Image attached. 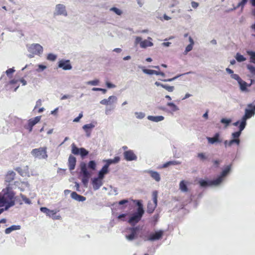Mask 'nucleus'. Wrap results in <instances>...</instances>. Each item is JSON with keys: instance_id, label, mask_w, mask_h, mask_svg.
<instances>
[{"instance_id": "69168bd1", "label": "nucleus", "mask_w": 255, "mask_h": 255, "mask_svg": "<svg viewBox=\"0 0 255 255\" xmlns=\"http://www.w3.org/2000/svg\"><path fill=\"white\" fill-rule=\"evenodd\" d=\"M192 6L193 7L196 8L198 6V3L196 2L193 1L192 2Z\"/></svg>"}, {"instance_id": "f03ea898", "label": "nucleus", "mask_w": 255, "mask_h": 255, "mask_svg": "<svg viewBox=\"0 0 255 255\" xmlns=\"http://www.w3.org/2000/svg\"><path fill=\"white\" fill-rule=\"evenodd\" d=\"M246 126H243L242 127V124L240 123L239 126V130L235 132L232 133V136L233 139L228 141L225 140L224 141V144L225 147L231 146L233 144L236 143L237 145H239L240 143V140L239 137L241 134L242 131L244 130Z\"/></svg>"}, {"instance_id": "dca6fc26", "label": "nucleus", "mask_w": 255, "mask_h": 255, "mask_svg": "<svg viewBox=\"0 0 255 255\" xmlns=\"http://www.w3.org/2000/svg\"><path fill=\"white\" fill-rule=\"evenodd\" d=\"M220 134L219 132L216 133L214 136L212 137H207V139L209 143L214 144L216 142H221L222 140L220 139Z\"/></svg>"}, {"instance_id": "49530a36", "label": "nucleus", "mask_w": 255, "mask_h": 255, "mask_svg": "<svg viewBox=\"0 0 255 255\" xmlns=\"http://www.w3.org/2000/svg\"><path fill=\"white\" fill-rule=\"evenodd\" d=\"M197 156L202 160H204L207 158V156L203 153H199Z\"/></svg>"}, {"instance_id": "603ef678", "label": "nucleus", "mask_w": 255, "mask_h": 255, "mask_svg": "<svg viewBox=\"0 0 255 255\" xmlns=\"http://www.w3.org/2000/svg\"><path fill=\"white\" fill-rule=\"evenodd\" d=\"M82 117H83V114H82V113H81L79 115L78 117H77V118H76L74 119L73 122H78L80 121V119H81Z\"/></svg>"}, {"instance_id": "423d86ee", "label": "nucleus", "mask_w": 255, "mask_h": 255, "mask_svg": "<svg viewBox=\"0 0 255 255\" xmlns=\"http://www.w3.org/2000/svg\"><path fill=\"white\" fill-rule=\"evenodd\" d=\"M231 169V166H227L224 170L221 173V176L218 177L217 179L212 180L211 181L210 184H214L215 185H219L223 180V178L226 176L227 174L229 172Z\"/></svg>"}, {"instance_id": "f8f14e48", "label": "nucleus", "mask_w": 255, "mask_h": 255, "mask_svg": "<svg viewBox=\"0 0 255 255\" xmlns=\"http://www.w3.org/2000/svg\"><path fill=\"white\" fill-rule=\"evenodd\" d=\"M40 211L45 213L47 216L52 218L53 219H59L60 217L59 216L56 217V211L51 210L46 207H41Z\"/></svg>"}, {"instance_id": "de8ad7c7", "label": "nucleus", "mask_w": 255, "mask_h": 255, "mask_svg": "<svg viewBox=\"0 0 255 255\" xmlns=\"http://www.w3.org/2000/svg\"><path fill=\"white\" fill-rule=\"evenodd\" d=\"M231 77L234 79H235L238 82L239 81H241V78H240V77L238 75V74H233L231 75Z\"/></svg>"}, {"instance_id": "e2e57ef3", "label": "nucleus", "mask_w": 255, "mask_h": 255, "mask_svg": "<svg viewBox=\"0 0 255 255\" xmlns=\"http://www.w3.org/2000/svg\"><path fill=\"white\" fill-rule=\"evenodd\" d=\"M171 165L170 163H169V161H168L166 163H165L164 164H163L162 165V167L163 168H166L168 166Z\"/></svg>"}, {"instance_id": "7ed1b4c3", "label": "nucleus", "mask_w": 255, "mask_h": 255, "mask_svg": "<svg viewBox=\"0 0 255 255\" xmlns=\"http://www.w3.org/2000/svg\"><path fill=\"white\" fill-rule=\"evenodd\" d=\"M137 205L138 207L137 208V212L134 213L129 219L128 221L131 225H134L135 224L137 223L141 220L144 214L142 205L139 201L137 202Z\"/></svg>"}, {"instance_id": "0eeeda50", "label": "nucleus", "mask_w": 255, "mask_h": 255, "mask_svg": "<svg viewBox=\"0 0 255 255\" xmlns=\"http://www.w3.org/2000/svg\"><path fill=\"white\" fill-rule=\"evenodd\" d=\"M41 116H37L34 118L29 119L28 121L27 124L24 126V128L31 132L32 130L33 127L37 124L41 120Z\"/></svg>"}, {"instance_id": "4468645a", "label": "nucleus", "mask_w": 255, "mask_h": 255, "mask_svg": "<svg viewBox=\"0 0 255 255\" xmlns=\"http://www.w3.org/2000/svg\"><path fill=\"white\" fill-rule=\"evenodd\" d=\"M103 178H100L98 176V177L94 178L92 180V185L95 190H98L102 186L103 184Z\"/></svg>"}, {"instance_id": "b1692460", "label": "nucleus", "mask_w": 255, "mask_h": 255, "mask_svg": "<svg viewBox=\"0 0 255 255\" xmlns=\"http://www.w3.org/2000/svg\"><path fill=\"white\" fill-rule=\"evenodd\" d=\"M81 171L82 173L83 176L86 178H88L90 174L87 170L86 164L84 163L81 164Z\"/></svg>"}, {"instance_id": "864d4df0", "label": "nucleus", "mask_w": 255, "mask_h": 255, "mask_svg": "<svg viewBox=\"0 0 255 255\" xmlns=\"http://www.w3.org/2000/svg\"><path fill=\"white\" fill-rule=\"evenodd\" d=\"M213 163L215 167H218L220 163V161L219 160H214L213 161Z\"/></svg>"}, {"instance_id": "6e6d98bb", "label": "nucleus", "mask_w": 255, "mask_h": 255, "mask_svg": "<svg viewBox=\"0 0 255 255\" xmlns=\"http://www.w3.org/2000/svg\"><path fill=\"white\" fill-rule=\"evenodd\" d=\"M14 71L15 70L13 68H9L6 71V73L8 76L9 74L13 73Z\"/></svg>"}, {"instance_id": "473e14b6", "label": "nucleus", "mask_w": 255, "mask_h": 255, "mask_svg": "<svg viewBox=\"0 0 255 255\" xmlns=\"http://www.w3.org/2000/svg\"><path fill=\"white\" fill-rule=\"evenodd\" d=\"M72 153L75 155H79L80 153V148H78L75 143H73L71 145Z\"/></svg>"}, {"instance_id": "052dcab7", "label": "nucleus", "mask_w": 255, "mask_h": 255, "mask_svg": "<svg viewBox=\"0 0 255 255\" xmlns=\"http://www.w3.org/2000/svg\"><path fill=\"white\" fill-rule=\"evenodd\" d=\"M169 163H170L171 165H174L179 164L180 163L176 161H169Z\"/></svg>"}, {"instance_id": "2eb2a0df", "label": "nucleus", "mask_w": 255, "mask_h": 255, "mask_svg": "<svg viewBox=\"0 0 255 255\" xmlns=\"http://www.w3.org/2000/svg\"><path fill=\"white\" fill-rule=\"evenodd\" d=\"M129 230L130 231L131 233L127 235L126 236V238L127 239H128L129 241H132L137 237V232L138 231V228L137 227H132L129 229Z\"/></svg>"}, {"instance_id": "a211bd4d", "label": "nucleus", "mask_w": 255, "mask_h": 255, "mask_svg": "<svg viewBox=\"0 0 255 255\" xmlns=\"http://www.w3.org/2000/svg\"><path fill=\"white\" fill-rule=\"evenodd\" d=\"M15 173L13 171H8L5 176V181L6 182L10 183L12 181L15 176Z\"/></svg>"}, {"instance_id": "f257e3e1", "label": "nucleus", "mask_w": 255, "mask_h": 255, "mask_svg": "<svg viewBox=\"0 0 255 255\" xmlns=\"http://www.w3.org/2000/svg\"><path fill=\"white\" fill-rule=\"evenodd\" d=\"M3 194L0 196V207H5V210H7L9 207L14 205V194L7 189L6 192L3 190Z\"/></svg>"}, {"instance_id": "9b49d317", "label": "nucleus", "mask_w": 255, "mask_h": 255, "mask_svg": "<svg viewBox=\"0 0 255 255\" xmlns=\"http://www.w3.org/2000/svg\"><path fill=\"white\" fill-rule=\"evenodd\" d=\"M58 67L62 68L64 70H71L72 68L69 60L62 59L59 60Z\"/></svg>"}, {"instance_id": "5fc2aeb1", "label": "nucleus", "mask_w": 255, "mask_h": 255, "mask_svg": "<svg viewBox=\"0 0 255 255\" xmlns=\"http://www.w3.org/2000/svg\"><path fill=\"white\" fill-rule=\"evenodd\" d=\"M98 83H99V81L98 80H95L89 81L88 82V84L92 85H98Z\"/></svg>"}, {"instance_id": "c03bdc74", "label": "nucleus", "mask_w": 255, "mask_h": 255, "mask_svg": "<svg viewBox=\"0 0 255 255\" xmlns=\"http://www.w3.org/2000/svg\"><path fill=\"white\" fill-rule=\"evenodd\" d=\"M231 120L230 119H226L225 118H223L221 120V123L226 124V127H227L231 123Z\"/></svg>"}, {"instance_id": "bb28decb", "label": "nucleus", "mask_w": 255, "mask_h": 255, "mask_svg": "<svg viewBox=\"0 0 255 255\" xmlns=\"http://www.w3.org/2000/svg\"><path fill=\"white\" fill-rule=\"evenodd\" d=\"M156 206V204H155L154 203L152 204L150 202H148L147 206V212L149 214L153 213Z\"/></svg>"}, {"instance_id": "ddd939ff", "label": "nucleus", "mask_w": 255, "mask_h": 255, "mask_svg": "<svg viewBox=\"0 0 255 255\" xmlns=\"http://www.w3.org/2000/svg\"><path fill=\"white\" fill-rule=\"evenodd\" d=\"M124 156L125 159L127 161L135 160L137 159L136 155L134 154L133 151L131 150L125 151L124 152Z\"/></svg>"}, {"instance_id": "4d7b16f0", "label": "nucleus", "mask_w": 255, "mask_h": 255, "mask_svg": "<svg viewBox=\"0 0 255 255\" xmlns=\"http://www.w3.org/2000/svg\"><path fill=\"white\" fill-rule=\"evenodd\" d=\"M136 117L138 119H142L144 117V114L142 113H136Z\"/></svg>"}, {"instance_id": "2f4dec72", "label": "nucleus", "mask_w": 255, "mask_h": 255, "mask_svg": "<svg viewBox=\"0 0 255 255\" xmlns=\"http://www.w3.org/2000/svg\"><path fill=\"white\" fill-rule=\"evenodd\" d=\"M240 86V89L242 91H246L247 90V87L248 86L247 82L241 79V81L238 82Z\"/></svg>"}, {"instance_id": "c85d7f7f", "label": "nucleus", "mask_w": 255, "mask_h": 255, "mask_svg": "<svg viewBox=\"0 0 255 255\" xmlns=\"http://www.w3.org/2000/svg\"><path fill=\"white\" fill-rule=\"evenodd\" d=\"M19 229H20L19 226L13 225L9 228H6L5 230V233L6 234H8L10 233L13 231L19 230Z\"/></svg>"}, {"instance_id": "6e6552de", "label": "nucleus", "mask_w": 255, "mask_h": 255, "mask_svg": "<svg viewBox=\"0 0 255 255\" xmlns=\"http://www.w3.org/2000/svg\"><path fill=\"white\" fill-rule=\"evenodd\" d=\"M252 109H246L245 110V115L243 116V117L242 119L241 124H242V127H243V126H246L247 123L246 121L247 119H250L252 116H253L255 114V110H253L252 108Z\"/></svg>"}, {"instance_id": "338daca9", "label": "nucleus", "mask_w": 255, "mask_h": 255, "mask_svg": "<svg viewBox=\"0 0 255 255\" xmlns=\"http://www.w3.org/2000/svg\"><path fill=\"white\" fill-rule=\"evenodd\" d=\"M20 82L23 85H25L27 83L26 81L23 78L21 79L20 80Z\"/></svg>"}, {"instance_id": "f3484780", "label": "nucleus", "mask_w": 255, "mask_h": 255, "mask_svg": "<svg viewBox=\"0 0 255 255\" xmlns=\"http://www.w3.org/2000/svg\"><path fill=\"white\" fill-rule=\"evenodd\" d=\"M56 11L58 15H67L65 6L61 4H57L56 6Z\"/></svg>"}, {"instance_id": "39448f33", "label": "nucleus", "mask_w": 255, "mask_h": 255, "mask_svg": "<svg viewBox=\"0 0 255 255\" xmlns=\"http://www.w3.org/2000/svg\"><path fill=\"white\" fill-rule=\"evenodd\" d=\"M141 40L142 38L140 37H136L135 40V43L136 44L139 43L140 47L142 48L151 47L153 45V43L151 41V40H152V38L150 37H148V39H145L143 41Z\"/></svg>"}, {"instance_id": "cd10ccee", "label": "nucleus", "mask_w": 255, "mask_h": 255, "mask_svg": "<svg viewBox=\"0 0 255 255\" xmlns=\"http://www.w3.org/2000/svg\"><path fill=\"white\" fill-rule=\"evenodd\" d=\"M120 160V157L119 156H116L114 159H110L105 160V161L106 162L107 164H108L109 166L110 165V164L113 163H118Z\"/></svg>"}, {"instance_id": "7c9ffc66", "label": "nucleus", "mask_w": 255, "mask_h": 255, "mask_svg": "<svg viewBox=\"0 0 255 255\" xmlns=\"http://www.w3.org/2000/svg\"><path fill=\"white\" fill-rule=\"evenodd\" d=\"M247 53L250 56V62L255 64V52L248 50Z\"/></svg>"}, {"instance_id": "20e7f679", "label": "nucleus", "mask_w": 255, "mask_h": 255, "mask_svg": "<svg viewBox=\"0 0 255 255\" xmlns=\"http://www.w3.org/2000/svg\"><path fill=\"white\" fill-rule=\"evenodd\" d=\"M31 153L34 157L38 159H46L48 157L47 147L45 146L33 149Z\"/></svg>"}, {"instance_id": "4c0bfd02", "label": "nucleus", "mask_w": 255, "mask_h": 255, "mask_svg": "<svg viewBox=\"0 0 255 255\" xmlns=\"http://www.w3.org/2000/svg\"><path fill=\"white\" fill-rule=\"evenodd\" d=\"M167 105L170 108L171 110L173 112H175L178 110V108L174 103H168Z\"/></svg>"}, {"instance_id": "8fccbe9b", "label": "nucleus", "mask_w": 255, "mask_h": 255, "mask_svg": "<svg viewBox=\"0 0 255 255\" xmlns=\"http://www.w3.org/2000/svg\"><path fill=\"white\" fill-rule=\"evenodd\" d=\"M247 1L248 0H242L241 2H240L238 3V6L243 7L245 6V5L247 3Z\"/></svg>"}, {"instance_id": "13d9d810", "label": "nucleus", "mask_w": 255, "mask_h": 255, "mask_svg": "<svg viewBox=\"0 0 255 255\" xmlns=\"http://www.w3.org/2000/svg\"><path fill=\"white\" fill-rule=\"evenodd\" d=\"M41 100L40 99H39L37 101L36 103V105L34 107V109H36L37 107L41 106Z\"/></svg>"}, {"instance_id": "5701e85b", "label": "nucleus", "mask_w": 255, "mask_h": 255, "mask_svg": "<svg viewBox=\"0 0 255 255\" xmlns=\"http://www.w3.org/2000/svg\"><path fill=\"white\" fill-rule=\"evenodd\" d=\"M143 72L149 75H152V74H155L156 75H160L161 76H164L165 74L162 72H159L157 71L153 70H150V69H143Z\"/></svg>"}, {"instance_id": "c756f323", "label": "nucleus", "mask_w": 255, "mask_h": 255, "mask_svg": "<svg viewBox=\"0 0 255 255\" xmlns=\"http://www.w3.org/2000/svg\"><path fill=\"white\" fill-rule=\"evenodd\" d=\"M179 188L182 192H186L188 191L186 183L184 180H182L180 182Z\"/></svg>"}, {"instance_id": "a878e982", "label": "nucleus", "mask_w": 255, "mask_h": 255, "mask_svg": "<svg viewBox=\"0 0 255 255\" xmlns=\"http://www.w3.org/2000/svg\"><path fill=\"white\" fill-rule=\"evenodd\" d=\"M147 119L152 122H158L164 120V117L162 116H149L147 117Z\"/></svg>"}, {"instance_id": "e433bc0d", "label": "nucleus", "mask_w": 255, "mask_h": 255, "mask_svg": "<svg viewBox=\"0 0 255 255\" xmlns=\"http://www.w3.org/2000/svg\"><path fill=\"white\" fill-rule=\"evenodd\" d=\"M46 58L48 60L54 61L57 58V55L52 53H49L47 55Z\"/></svg>"}, {"instance_id": "3c124183", "label": "nucleus", "mask_w": 255, "mask_h": 255, "mask_svg": "<svg viewBox=\"0 0 255 255\" xmlns=\"http://www.w3.org/2000/svg\"><path fill=\"white\" fill-rule=\"evenodd\" d=\"M193 45L194 44H189L188 45H187L186 47L185 51L186 52H188L190 51L193 48Z\"/></svg>"}, {"instance_id": "ea45409f", "label": "nucleus", "mask_w": 255, "mask_h": 255, "mask_svg": "<svg viewBox=\"0 0 255 255\" xmlns=\"http://www.w3.org/2000/svg\"><path fill=\"white\" fill-rule=\"evenodd\" d=\"M152 196L153 203L157 204V203L158 192L157 191H156V190L153 191L152 194Z\"/></svg>"}, {"instance_id": "72a5a7b5", "label": "nucleus", "mask_w": 255, "mask_h": 255, "mask_svg": "<svg viewBox=\"0 0 255 255\" xmlns=\"http://www.w3.org/2000/svg\"><path fill=\"white\" fill-rule=\"evenodd\" d=\"M247 69L249 70L250 73L252 74V77L255 76V67L249 64L247 66Z\"/></svg>"}, {"instance_id": "c9c22d12", "label": "nucleus", "mask_w": 255, "mask_h": 255, "mask_svg": "<svg viewBox=\"0 0 255 255\" xmlns=\"http://www.w3.org/2000/svg\"><path fill=\"white\" fill-rule=\"evenodd\" d=\"M211 181H210L208 182V181H205L204 180H201L199 181V184H200V186L202 187H206L207 186L213 185V184H210ZM214 185H215L214 184Z\"/></svg>"}, {"instance_id": "a19ab883", "label": "nucleus", "mask_w": 255, "mask_h": 255, "mask_svg": "<svg viewBox=\"0 0 255 255\" xmlns=\"http://www.w3.org/2000/svg\"><path fill=\"white\" fill-rule=\"evenodd\" d=\"M94 127V125L92 124H86L83 127V128L87 133L88 132V129H92Z\"/></svg>"}, {"instance_id": "79ce46f5", "label": "nucleus", "mask_w": 255, "mask_h": 255, "mask_svg": "<svg viewBox=\"0 0 255 255\" xmlns=\"http://www.w3.org/2000/svg\"><path fill=\"white\" fill-rule=\"evenodd\" d=\"M79 154L83 157L88 154V151L84 148H80Z\"/></svg>"}, {"instance_id": "f704fd0d", "label": "nucleus", "mask_w": 255, "mask_h": 255, "mask_svg": "<svg viewBox=\"0 0 255 255\" xmlns=\"http://www.w3.org/2000/svg\"><path fill=\"white\" fill-rule=\"evenodd\" d=\"M235 58L237 61L239 62L245 61L246 60V58L243 55L239 53H237Z\"/></svg>"}, {"instance_id": "09e8293b", "label": "nucleus", "mask_w": 255, "mask_h": 255, "mask_svg": "<svg viewBox=\"0 0 255 255\" xmlns=\"http://www.w3.org/2000/svg\"><path fill=\"white\" fill-rule=\"evenodd\" d=\"M38 68L36 70L37 72H41L46 68V66L43 65L39 64L38 65Z\"/></svg>"}, {"instance_id": "a18cd8bd", "label": "nucleus", "mask_w": 255, "mask_h": 255, "mask_svg": "<svg viewBox=\"0 0 255 255\" xmlns=\"http://www.w3.org/2000/svg\"><path fill=\"white\" fill-rule=\"evenodd\" d=\"M110 10L113 11L114 12H115L117 14L119 15H121L122 13V11L117 7H112Z\"/></svg>"}, {"instance_id": "393cba45", "label": "nucleus", "mask_w": 255, "mask_h": 255, "mask_svg": "<svg viewBox=\"0 0 255 255\" xmlns=\"http://www.w3.org/2000/svg\"><path fill=\"white\" fill-rule=\"evenodd\" d=\"M116 100V97L113 96H110L108 99H103L101 101L100 103L102 105H108L111 103L113 102L114 101Z\"/></svg>"}, {"instance_id": "0e129e2a", "label": "nucleus", "mask_w": 255, "mask_h": 255, "mask_svg": "<svg viewBox=\"0 0 255 255\" xmlns=\"http://www.w3.org/2000/svg\"><path fill=\"white\" fill-rule=\"evenodd\" d=\"M226 70L229 74H231V75L234 73L233 71L229 68H226Z\"/></svg>"}, {"instance_id": "58836bf2", "label": "nucleus", "mask_w": 255, "mask_h": 255, "mask_svg": "<svg viewBox=\"0 0 255 255\" xmlns=\"http://www.w3.org/2000/svg\"><path fill=\"white\" fill-rule=\"evenodd\" d=\"M88 167L92 170H95L96 167V163L94 160H91L88 163Z\"/></svg>"}, {"instance_id": "680f3d73", "label": "nucleus", "mask_w": 255, "mask_h": 255, "mask_svg": "<svg viewBox=\"0 0 255 255\" xmlns=\"http://www.w3.org/2000/svg\"><path fill=\"white\" fill-rule=\"evenodd\" d=\"M171 165L170 163H169V161H168L166 163H165L164 164H163L162 165V167L163 168H166L168 166Z\"/></svg>"}, {"instance_id": "1a4fd4ad", "label": "nucleus", "mask_w": 255, "mask_h": 255, "mask_svg": "<svg viewBox=\"0 0 255 255\" xmlns=\"http://www.w3.org/2000/svg\"><path fill=\"white\" fill-rule=\"evenodd\" d=\"M28 51L33 54L39 55L43 52V47L39 44H32L29 47Z\"/></svg>"}, {"instance_id": "412c9836", "label": "nucleus", "mask_w": 255, "mask_h": 255, "mask_svg": "<svg viewBox=\"0 0 255 255\" xmlns=\"http://www.w3.org/2000/svg\"><path fill=\"white\" fill-rule=\"evenodd\" d=\"M71 197L72 199L79 202H83L86 200V197L78 194L76 192H72L71 193Z\"/></svg>"}, {"instance_id": "bf43d9fd", "label": "nucleus", "mask_w": 255, "mask_h": 255, "mask_svg": "<svg viewBox=\"0 0 255 255\" xmlns=\"http://www.w3.org/2000/svg\"><path fill=\"white\" fill-rule=\"evenodd\" d=\"M128 202V200L127 199H124L122 200L119 202V205H124V204L127 203Z\"/></svg>"}, {"instance_id": "4be33fe9", "label": "nucleus", "mask_w": 255, "mask_h": 255, "mask_svg": "<svg viewBox=\"0 0 255 255\" xmlns=\"http://www.w3.org/2000/svg\"><path fill=\"white\" fill-rule=\"evenodd\" d=\"M146 172L148 173L156 181L159 182L160 180V174L157 172L152 170H147Z\"/></svg>"}, {"instance_id": "37998d69", "label": "nucleus", "mask_w": 255, "mask_h": 255, "mask_svg": "<svg viewBox=\"0 0 255 255\" xmlns=\"http://www.w3.org/2000/svg\"><path fill=\"white\" fill-rule=\"evenodd\" d=\"M161 87L162 88H164L165 89H166L168 92H172L173 91V90H174V87L173 86L163 85H161Z\"/></svg>"}, {"instance_id": "774afa93", "label": "nucleus", "mask_w": 255, "mask_h": 255, "mask_svg": "<svg viewBox=\"0 0 255 255\" xmlns=\"http://www.w3.org/2000/svg\"><path fill=\"white\" fill-rule=\"evenodd\" d=\"M248 107L249 108H252L253 110H255V105L253 106L252 104H250L248 105Z\"/></svg>"}, {"instance_id": "6ab92c4d", "label": "nucleus", "mask_w": 255, "mask_h": 255, "mask_svg": "<svg viewBox=\"0 0 255 255\" xmlns=\"http://www.w3.org/2000/svg\"><path fill=\"white\" fill-rule=\"evenodd\" d=\"M76 163V158L71 155H70L68 158V166L70 170L71 171L75 169Z\"/></svg>"}, {"instance_id": "9d476101", "label": "nucleus", "mask_w": 255, "mask_h": 255, "mask_svg": "<svg viewBox=\"0 0 255 255\" xmlns=\"http://www.w3.org/2000/svg\"><path fill=\"white\" fill-rule=\"evenodd\" d=\"M163 235V231L159 230L155 233L150 234L145 241H154L160 239Z\"/></svg>"}, {"instance_id": "aec40b11", "label": "nucleus", "mask_w": 255, "mask_h": 255, "mask_svg": "<svg viewBox=\"0 0 255 255\" xmlns=\"http://www.w3.org/2000/svg\"><path fill=\"white\" fill-rule=\"evenodd\" d=\"M109 167V166L108 165V164L106 163V164H105L103 166V167H102V168L100 170L99 174H98V176L100 178L103 179L105 175L107 174L109 172V169H108Z\"/></svg>"}]
</instances>
